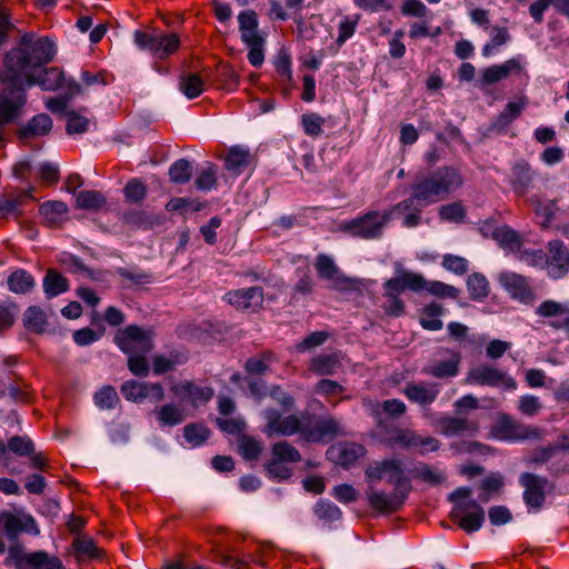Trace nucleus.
<instances>
[{
  "label": "nucleus",
  "instance_id": "obj_1",
  "mask_svg": "<svg viewBox=\"0 0 569 569\" xmlns=\"http://www.w3.org/2000/svg\"><path fill=\"white\" fill-rule=\"evenodd\" d=\"M53 43L48 38L37 40L23 37L19 47L11 49L4 58L3 82L31 87L34 76L53 58Z\"/></svg>",
  "mask_w": 569,
  "mask_h": 569
},
{
  "label": "nucleus",
  "instance_id": "obj_2",
  "mask_svg": "<svg viewBox=\"0 0 569 569\" xmlns=\"http://www.w3.org/2000/svg\"><path fill=\"white\" fill-rule=\"evenodd\" d=\"M462 184L463 176L460 169L453 166H442L432 171L419 173L411 186V196L395 204V210L403 213L411 210L415 203L423 207L440 202Z\"/></svg>",
  "mask_w": 569,
  "mask_h": 569
},
{
  "label": "nucleus",
  "instance_id": "obj_3",
  "mask_svg": "<svg viewBox=\"0 0 569 569\" xmlns=\"http://www.w3.org/2000/svg\"><path fill=\"white\" fill-rule=\"evenodd\" d=\"M395 212H399V210H395V206L383 211L369 210L350 220L343 221L340 226V230L352 238L378 240L383 237L385 230Z\"/></svg>",
  "mask_w": 569,
  "mask_h": 569
},
{
  "label": "nucleus",
  "instance_id": "obj_4",
  "mask_svg": "<svg viewBox=\"0 0 569 569\" xmlns=\"http://www.w3.org/2000/svg\"><path fill=\"white\" fill-rule=\"evenodd\" d=\"M369 483L377 485L382 480L393 486V490L410 493L412 490L410 479L405 475L401 459L392 457L371 462L365 470Z\"/></svg>",
  "mask_w": 569,
  "mask_h": 569
},
{
  "label": "nucleus",
  "instance_id": "obj_5",
  "mask_svg": "<svg viewBox=\"0 0 569 569\" xmlns=\"http://www.w3.org/2000/svg\"><path fill=\"white\" fill-rule=\"evenodd\" d=\"M382 445L391 449H417L420 455L435 452L440 448V441L431 436H422L413 429L390 427L385 429Z\"/></svg>",
  "mask_w": 569,
  "mask_h": 569
},
{
  "label": "nucleus",
  "instance_id": "obj_6",
  "mask_svg": "<svg viewBox=\"0 0 569 569\" xmlns=\"http://www.w3.org/2000/svg\"><path fill=\"white\" fill-rule=\"evenodd\" d=\"M134 43L158 60H164L174 54L181 46L177 33H150L141 30L134 32Z\"/></svg>",
  "mask_w": 569,
  "mask_h": 569
},
{
  "label": "nucleus",
  "instance_id": "obj_7",
  "mask_svg": "<svg viewBox=\"0 0 569 569\" xmlns=\"http://www.w3.org/2000/svg\"><path fill=\"white\" fill-rule=\"evenodd\" d=\"M493 438L502 441L518 442L528 439H540L542 431L535 426L525 425L507 413H502L491 428Z\"/></svg>",
  "mask_w": 569,
  "mask_h": 569
},
{
  "label": "nucleus",
  "instance_id": "obj_8",
  "mask_svg": "<svg viewBox=\"0 0 569 569\" xmlns=\"http://www.w3.org/2000/svg\"><path fill=\"white\" fill-rule=\"evenodd\" d=\"M152 340L151 330H144L136 325L119 330L114 337L116 345L127 355L149 352L153 348Z\"/></svg>",
  "mask_w": 569,
  "mask_h": 569
},
{
  "label": "nucleus",
  "instance_id": "obj_9",
  "mask_svg": "<svg viewBox=\"0 0 569 569\" xmlns=\"http://www.w3.org/2000/svg\"><path fill=\"white\" fill-rule=\"evenodd\" d=\"M26 103L24 88L7 83L0 93V136L4 126L14 122L20 117Z\"/></svg>",
  "mask_w": 569,
  "mask_h": 569
},
{
  "label": "nucleus",
  "instance_id": "obj_10",
  "mask_svg": "<svg viewBox=\"0 0 569 569\" xmlns=\"http://www.w3.org/2000/svg\"><path fill=\"white\" fill-rule=\"evenodd\" d=\"M498 282L513 300L529 306L537 300L536 290L530 282V278L521 273L502 271L498 276Z\"/></svg>",
  "mask_w": 569,
  "mask_h": 569
},
{
  "label": "nucleus",
  "instance_id": "obj_11",
  "mask_svg": "<svg viewBox=\"0 0 569 569\" xmlns=\"http://www.w3.org/2000/svg\"><path fill=\"white\" fill-rule=\"evenodd\" d=\"M467 381L472 385L499 387L502 386L508 390L517 388V383L506 371L498 368L481 363L471 368L467 375Z\"/></svg>",
  "mask_w": 569,
  "mask_h": 569
},
{
  "label": "nucleus",
  "instance_id": "obj_12",
  "mask_svg": "<svg viewBox=\"0 0 569 569\" xmlns=\"http://www.w3.org/2000/svg\"><path fill=\"white\" fill-rule=\"evenodd\" d=\"M263 415L267 420L263 432L269 437L273 435L289 437L295 433H300L302 437V430L306 425L302 423L298 416L289 415L282 417L281 413L273 408L266 409Z\"/></svg>",
  "mask_w": 569,
  "mask_h": 569
},
{
  "label": "nucleus",
  "instance_id": "obj_13",
  "mask_svg": "<svg viewBox=\"0 0 569 569\" xmlns=\"http://www.w3.org/2000/svg\"><path fill=\"white\" fill-rule=\"evenodd\" d=\"M546 272L549 278L559 280L569 273V248L559 239L550 240L546 246Z\"/></svg>",
  "mask_w": 569,
  "mask_h": 569
},
{
  "label": "nucleus",
  "instance_id": "obj_14",
  "mask_svg": "<svg viewBox=\"0 0 569 569\" xmlns=\"http://www.w3.org/2000/svg\"><path fill=\"white\" fill-rule=\"evenodd\" d=\"M376 485L370 483L367 490V499L370 508L378 513L389 515L398 512L405 505L410 493L393 490L387 493L375 488Z\"/></svg>",
  "mask_w": 569,
  "mask_h": 569
},
{
  "label": "nucleus",
  "instance_id": "obj_15",
  "mask_svg": "<svg viewBox=\"0 0 569 569\" xmlns=\"http://www.w3.org/2000/svg\"><path fill=\"white\" fill-rule=\"evenodd\" d=\"M340 435H345L342 426L331 416L318 418L312 426L306 425L302 430V439L315 443L330 442Z\"/></svg>",
  "mask_w": 569,
  "mask_h": 569
},
{
  "label": "nucleus",
  "instance_id": "obj_16",
  "mask_svg": "<svg viewBox=\"0 0 569 569\" xmlns=\"http://www.w3.org/2000/svg\"><path fill=\"white\" fill-rule=\"evenodd\" d=\"M450 519L466 532L479 530L485 521V511L475 500L456 505L450 511Z\"/></svg>",
  "mask_w": 569,
  "mask_h": 569
},
{
  "label": "nucleus",
  "instance_id": "obj_17",
  "mask_svg": "<svg viewBox=\"0 0 569 569\" xmlns=\"http://www.w3.org/2000/svg\"><path fill=\"white\" fill-rule=\"evenodd\" d=\"M121 393L126 400L143 402L149 399L151 402H160L164 399V390L159 382H140L127 380L121 386Z\"/></svg>",
  "mask_w": 569,
  "mask_h": 569
},
{
  "label": "nucleus",
  "instance_id": "obj_18",
  "mask_svg": "<svg viewBox=\"0 0 569 569\" xmlns=\"http://www.w3.org/2000/svg\"><path fill=\"white\" fill-rule=\"evenodd\" d=\"M224 301L240 311L258 312L262 309L264 292L262 287H250L228 291Z\"/></svg>",
  "mask_w": 569,
  "mask_h": 569
},
{
  "label": "nucleus",
  "instance_id": "obj_19",
  "mask_svg": "<svg viewBox=\"0 0 569 569\" xmlns=\"http://www.w3.org/2000/svg\"><path fill=\"white\" fill-rule=\"evenodd\" d=\"M519 483L525 489L523 501L527 507L540 510L546 501L545 489L548 480L535 473L523 472L520 475Z\"/></svg>",
  "mask_w": 569,
  "mask_h": 569
},
{
  "label": "nucleus",
  "instance_id": "obj_20",
  "mask_svg": "<svg viewBox=\"0 0 569 569\" xmlns=\"http://www.w3.org/2000/svg\"><path fill=\"white\" fill-rule=\"evenodd\" d=\"M34 84L40 86L43 90L54 91L60 88H67L70 94L80 92V84L73 80L67 81L63 72L57 68H41L34 76Z\"/></svg>",
  "mask_w": 569,
  "mask_h": 569
},
{
  "label": "nucleus",
  "instance_id": "obj_21",
  "mask_svg": "<svg viewBox=\"0 0 569 569\" xmlns=\"http://www.w3.org/2000/svg\"><path fill=\"white\" fill-rule=\"evenodd\" d=\"M171 391L181 402L191 403L198 407L201 403L209 402L213 397V389L201 387L192 381H182L171 387Z\"/></svg>",
  "mask_w": 569,
  "mask_h": 569
},
{
  "label": "nucleus",
  "instance_id": "obj_22",
  "mask_svg": "<svg viewBox=\"0 0 569 569\" xmlns=\"http://www.w3.org/2000/svg\"><path fill=\"white\" fill-rule=\"evenodd\" d=\"M435 426L446 437L472 436L479 431L478 421L465 417H440L436 420Z\"/></svg>",
  "mask_w": 569,
  "mask_h": 569
},
{
  "label": "nucleus",
  "instance_id": "obj_23",
  "mask_svg": "<svg viewBox=\"0 0 569 569\" xmlns=\"http://www.w3.org/2000/svg\"><path fill=\"white\" fill-rule=\"evenodd\" d=\"M536 315L542 318L560 317V319L550 322V326L555 329H562L569 332L568 303H562L551 299L545 300L536 308Z\"/></svg>",
  "mask_w": 569,
  "mask_h": 569
},
{
  "label": "nucleus",
  "instance_id": "obj_24",
  "mask_svg": "<svg viewBox=\"0 0 569 569\" xmlns=\"http://www.w3.org/2000/svg\"><path fill=\"white\" fill-rule=\"evenodd\" d=\"M425 278L422 274L402 271L398 277L391 278L385 282V293L388 296H400L402 291L409 289L418 292L423 290Z\"/></svg>",
  "mask_w": 569,
  "mask_h": 569
},
{
  "label": "nucleus",
  "instance_id": "obj_25",
  "mask_svg": "<svg viewBox=\"0 0 569 569\" xmlns=\"http://www.w3.org/2000/svg\"><path fill=\"white\" fill-rule=\"evenodd\" d=\"M533 179L535 172L531 166L525 160L518 161L512 166L508 178L513 192L520 197L528 193L529 189L532 187Z\"/></svg>",
  "mask_w": 569,
  "mask_h": 569
},
{
  "label": "nucleus",
  "instance_id": "obj_26",
  "mask_svg": "<svg viewBox=\"0 0 569 569\" xmlns=\"http://www.w3.org/2000/svg\"><path fill=\"white\" fill-rule=\"evenodd\" d=\"M402 393L410 402L428 408L438 398L439 389L436 385L408 382L402 389Z\"/></svg>",
  "mask_w": 569,
  "mask_h": 569
},
{
  "label": "nucleus",
  "instance_id": "obj_27",
  "mask_svg": "<svg viewBox=\"0 0 569 569\" xmlns=\"http://www.w3.org/2000/svg\"><path fill=\"white\" fill-rule=\"evenodd\" d=\"M313 264L318 277L323 280L332 281L335 287L350 283L349 278L340 273L339 268L330 256L326 253L318 254Z\"/></svg>",
  "mask_w": 569,
  "mask_h": 569
},
{
  "label": "nucleus",
  "instance_id": "obj_28",
  "mask_svg": "<svg viewBox=\"0 0 569 569\" xmlns=\"http://www.w3.org/2000/svg\"><path fill=\"white\" fill-rule=\"evenodd\" d=\"M44 558L46 551L26 552L21 545H12L8 549L6 565L14 566L16 569H31Z\"/></svg>",
  "mask_w": 569,
  "mask_h": 569
},
{
  "label": "nucleus",
  "instance_id": "obj_29",
  "mask_svg": "<svg viewBox=\"0 0 569 569\" xmlns=\"http://www.w3.org/2000/svg\"><path fill=\"white\" fill-rule=\"evenodd\" d=\"M522 67L518 59H509L501 64H493L482 70L481 83L490 86L507 79L511 73H520Z\"/></svg>",
  "mask_w": 569,
  "mask_h": 569
},
{
  "label": "nucleus",
  "instance_id": "obj_30",
  "mask_svg": "<svg viewBox=\"0 0 569 569\" xmlns=\"http://www.w3.org/2000/svg\"><path fill=\"white\" fill-rule=\"evenodd\" d=\"M528 104L526 97L519 98L517 101H510L505 109L496 117L491 123V130L497 133L505 132L508 127L520 117L521 112Z\"/></svg>",
  "mask_w": 569,
  "mask_h": 569
},
{
  "label": "nucleus",
  "instance_id": "obj_31",
  "mask_svg": "<svg viewBox=\"0 0 569 569\" xmlns=\"http://www.w3.org/2000/svg\"><path fill=\"white\" fill-rule=\"evenodd\" d=\"M52 129V119L47 113H38L17 131L19 139H30L47 136Z\"/></svg>",
  "mask_w": 569,
  "mask_h": 569
},
{
  "label": "nucleus",
  "instance_id": "obj_32",
  "mask_svg": "<svg viewBox=\"0 0 569 569\" xmlns=\"http://www.w3.org/2000/svg\"><path fill=\"white\" fill-rule=\"evenodd\" d=\"M451 355L450 359L436 361L422 369V372L438 379L453 378L459 373L461 355L458 351L447 349Z\"/></svg>",
  "mask_w": 569,
  "mask_h": 569
},
{
  "label": "nucleus",
  "instance_id": "obj_33",
  "mask_svg": "<svg viewBox=\"0 0 569 569\" xmlns=\"http://www.w3.org/2000/svg\"><path fill=\"white\" fill-rule=\"evenodd\" d=\"M210 77V70L203 68L201 73L183 72L180 77L179 88L188 99L198 98L206 88L204 79Z\"/></svg>",
  "mask_w": 569,
  "mask_h": 569
},
{
  "label": "nucleus",
  "instance_id": "obj_34",
  "mask_svg": "<svg viewBox=\"0 0 569 569\" xmlns=\"http://www.w3.org/2000/svg\"><path fill=\"white\" fill-rule=\"evenodd\" d=\"M336 462L343 468L351 467L359 458L366 453V448L357 442H343L337 447H332L329 451Z\"/></svg>",
  "mask_w": 569,
  "mask_h": 569
},
{
  "label": "nucleus",
  "instance_id": "obj_35",
  "mask_svg": "<svg viewBox=\"0 0 569 569\" xmlns=\"http://www.w3.org/2000/svg\"><path fill=\"white\" fill-rule=\"evenodd\" d=\"M160 427H174L187 419L186 410L181 405L169 402L153 410Z\"/></svg>",
  "mask_w": 569,
  "mask_h": 569
},
{
  "label": "nucleus",
  "instance_id": "obj_36",
  "mask_svg": "<svg viewBox=\"0 0 569 569\" xmlns=\"http://www.w3.org/2000/svg\"><path fill=\"white\" fill-rule=\"evenodd\" d=\"M33 188L28 190H17L7 193L0 199V213L2 216L8 214H20V208H22L28 201L33 200Z\"/></svg>",
  "mask_w": 569,
  "mask_h": 569
},
{
  "label": "nucleus",
  "instance_id": "obj_37",
  "mask_svg": "<svg viewBox=\"0 0 569 569\" xmlns=\"http://www.w3.org/2000/svg\"><path fill=\"white\" fill-rule=\"evenodd\" d=\"M252 157L248 148L233 146L224 157V167L228 171L239 176L251 163Z\"/></svg>",
  "mask_w": 569,
  "mask_h": 569
},
{
  "label": "nucleus",
  "instance_id": "obj_38",
  "mask_svg": "<svg viewBox=\"0 0 569 569\" xmlns=\"http://www.w3.org/2000/svg\"><path fill=\"white\" fill-rule=\"evenodd\" d=\"M339 367L338 353H320L310 360L308 369L316 375L332 376Z\"/></svg>",
  "mask_w": 569,
  "mask_h": 569
},
{
  "label": "nucleus",
  "instance_id": "obj_39",
  "mask_svg": "<svg viewBox=\"0 0 569 569\" xmlns=\"http://www.w3.org/2000/svg\"><path fill=\"white\" fill-rule=\"evenodd\" d=\"M445 313V308L437 302H431L420 311V325L423 329L438 331L442 329L443 322L440 319Z\"/></svg>",
  "mask_w": 569,
  "mask_h": 569
},
{
  "label": "nucleus",
  "instance_id": "obj_40",
  "mask_svg": "<svg viewBox=\"0 0 569 569\" xmlns=\"http://www.w3.org/2000/svg\"><path fill=\"white\" fill-rule=\"evenodd\" d=\"M389 416L390 418L398 419L407 412V406L399 399H387L382 401L377 408L373 409V416L377 418V425L379 428H389L385 421L380 418V411Z\"/></svg>",
  "mask_w": 569,
  "mask_h": 569
},
{
  "label": "nucleus",
  "instance_id": "obj_41",
  "mask_svg": "<svg viewBox=\"0 0 569 569\" xmlns=\"http://www.w3.org/2000/svg\"><path fill=\"white\" fill-rule=\"evenodd\" d=\"M22 322L28 331L37 335L43 333L48 325L44 311L37 306H31L24 311Z\"/></svg>",
  "mask_w": 569,
  "mask_h": 569
},
{
  "label": "nucleus",
  "instance_id": "obj_42",
  "mask_svg": "<svg viewBox=\"0 0 569 569\" xmlns=\"http://www.w3.org/2000/svg\"><path fill=\"white\" fill-rule=\"evenodd\" d=\"M69 288L68 279L58 271L50 269L43 278V290L48 298L57 297Z\"/></svg>",
  "mask_w": 569,
  "mask_h": 569
},
{
  "label": "nucleus",
  "instance_id": "obj_43",
  "mask_svg": "<svg viewBox=\"0 0 569 569\" xmlns=\"http://www.w3.org/2000/svg\"><path fill=\"white\" fill-rule=\"evenodd\" d=\"M67 212L68 206L62 201H48L40 206V213L49 227L59 226Z\"/></svg>",
  "mask_w": 569,
  "mask_h": 569
},
{
  "label": "nucleus",
  "instance_id": "obj_44",
  "mask_svg": "<svg viewBox=\"0 0 569 569\" xmlns=\"http://www.w3.org/2000/svg\"><path fill=\"white\" fill-rule=\"evenodd\" d=\"M493 239L506 249L518 251L521 248L522 240L517 231L509 226L498 227L493 231Z\"/></svg>",
  "mask_w": 569,
  "mask_h": 569
},
{
  "label": "nucleus",
  "instance_id": "obj_45",
  "mask_svg": "<svg viewBox=\"0 0 569 569\" xmlns=\"http://www.w3.org/2000/svg\"><path fill=\"white\" fill-rule=\"evenodd\" d=\"M276 361V356L272 351H263L254 357L247 359L244 363V370L249 375H264L272 362Z\"/></svg>",
  "mask_w": 569,
  "mask_h": 569
},
{
  "label": "nucleus",
  "instance_id": "obj_46",
  "mask_svg": "<svg viewBox=\"0 0 569 569\" xmlns=\"http://www.w3.org/2000/svg\"><path fill=\"white\" fill-rule=\"evenodd\" d=\"M33 287V277L23 269H18L8 277V288L14 293H26Z\"/></svg>",
  "mask_w": 569,
  "mask_h": 569
},
{
  "label": "nucleus",
  "instance_id": "obj_47",
  "mask_svg": "<svg viewBox=\"0 0 569 569\" xmlns=\"http://www.w3.org/2000/svg\"><path fill=\"white\" fill-rule=\"evenodd\" d=\"M467 288L472 300L481 301L489 295V282L487 278L479 272H475L468 277Z\"/></svg>",
  "mask_w": 569,
  "mask_h": 569
},
{
  "label": "nucleus",
  "instance_id": "obj_48",
  "mask_svg": "<svg viewBox=\"0 0 569 569\" xmlns=\"http://www.w3.org/2000/svg\"><path fill=\"white\" fill-rule=\"evenodd\" d=\"M412 473L415 478L432 486L440 485L446 479L442 471L426 462H418L412 469Z\"/></svg>",
  "mask_w": 569,
  "mask_h": 569
},
{
  "label": "nucleus",
  "instance_id": "obj_49",
  "mask_svg": "<svg viewBox=\"0 0 569 569\" xmlns=\"http://www.w3.org/2000/svg\"><path fill=\"white\" fill-rule=\"evenodd\" d=\"M530 207L535 211L536 216L543 219L542 226L546 227L553 219L557 204L552 200L543 201L538 196H532L529 199Z\"/></svg>",
  "mask_w": 569,
  "mask_h": 569
},
{
  "label": "nucleus",
  "instance_id": "obj_50",
  "mask_svg": "<svg viewBox=\"0 0 569 569\" xmlns=\"http://www.w3.org/2000/svg\"><path fill=\"white\" fill-rule=\"evenodd\" d=\"M93 400L94 405L101 410L114 409L120 402L117 390L112 386H103L99 389L94 393Z\"/></svg>",
  "mask_w": 569,
  "mask_h": 569
},
{
  "label": "nucleus",
  "instance_id": "obj_51",
  "mask_svg": "<svg viewBox=\"0 0 569 569\" xmlns=\"http://www.w3.org/2000/svg\"><path fill=\"white\" fill-rule=\"evenodd\" d=\"M0 528L4 531L9 539H14L21 531L26 529L21 518L9 511L0 512Z\"/></svg>",
  "mask_w": 569,
  "mask_h": 569
},
{
  "label": "nucleus",
  "instance_id": "obj_52",
  "mask_svg": "<svg viewBox=\"0 0 569 569\" xmlns=\"http://www.w3.org/2000/svg\"><path fill=\"white\" fill-rule=\"evenodd\" d=\"M238 447L246 460H257L262 451L261 441L254 437L242 435L238 439Z\"/></svg>",
  "mask_w": 569,
  "mask_h": 569
},
{
  "label": "nucleus",
  "instance_id": "obj_53",
  "mask_svg": "<svg viewBox=\"0 0 569 569\" xmlns=\"http://www.w3.org/2000/svg\"><path fill=\"white\" fill-rule=\"evenodd\" d=\"M214 83L224 90H234L239 84V76L228 64H221L217 69Z\"/></svg>",
  "mask_w": 569,
  "mask_h": 569
},
{
  "label": "nucleus",
  "instance_id": "obj_54",
  "mask_svg": "<svg viewBox=\"0 0 569 569\" xmlns=\"http://www.w3.org/2000/svg\"><path fill=\"white\" fill-rule=\"evenodd\" d=\"M313 512L326 523L337 521L342 516L340 508L328 500H319L313 507Z\"/></svg>",
  "mask_w": 569,
  "mask_h": 569
},
{
  "label": "nucleus",
  "instance_id": "obj_55",
  "mask_svg": "<svg viewBox=\"0 0 569 569\" xmlns=\"http://www.w3.org/2000/svg\"><path fill=\"white\" fill-rule=\"evenodd\" d=\"M326 123V119L316 112H308L301 116V127L303 132L311 137L317 138L322 134V127Z\"/></svg>",
  "mask_w": 569,
  "mask_h": 569
},
{
  "label": "nucleus",
  "instance_id": "obj_56",
  "mask_svg": "<svg viewBox=\"0 0 569 569\" xmlns=\"http://www.w3.org/2000/svg\"><path fill=\"white\" fill-rule=\"evenodd\" d=\"M72 547L79 557H87L97 559L101 556L102 551L97 547L94 541L86 536H79L73 539Z\"/></svg>",
  "mask_w": 569,
  "mask_h": 569
},
{
  "label": "nucleus",
  "instance_id": "obj_57",
  "mask_svg": "<svg viewBox=\"0 0 569 569\" xmlns=\"http://www.w3.org/2000/svg\"><path fill=\"white\" fill-rule=\"evenodd\" d=\"M192 174V164L187 159L174 161L169 168V177L174 183H187Z\"/></svg>",
  "mask_w": 569,
  "mask_h": 569
},
{
  "label": "nucleus",
  "instance_id": "obj_58",
  "mask_svg": "<svg viewBox=\"0 0 569 569\" xmlns=\"http://www.w3.org/2000/svg\"><path fill=\"white\" fill-rule=\"evenodd\" d=\"M76 201L78 208L87 210H98L106 203L102 193L96 190L81 191Z\"/></svg>",
  "mask_w": 569,
  "mask_h": 569
},
{
  "label": "nucleus",
  "instance_id": "obj_59",
  "mask_svg": "<svg viewBox=\"0 0 569 569\" xmlns=\"http://www.w3.org/2000/svg\"><path fill=\"white\" fill-rule=\"evenodd\" d=\"M492 33L491 40L482 48L483 57H491L499 47L506 44L510 40V33L505 27L495 26L492 28Z\"/></svg>",
  "mask_w": 569,
  "mask_h": 569
},
{
  "label": "nucleus",
  "instance_id": "obj_60",
  "mask_svg": "<svg viewBox=\"0 0 569 569\" xmlns=\"http://www.w3.org/2000/svg\"><path fill=\"white\" fill-rule=\"evenodd\" d=\"M184 439L192 446H200L210 436V430L203 423H189L183 428Z\"/></svg>",
  "mask_w": 569,
  "mask_h": 569
},
{
  "label": "nucleus",
  "instance_id": "obj_61",
  "mask_svg": "<svg viewBox=\"0 0 569 569\" xmlns=\"http://www.w3.org/2000/svg\"><path fill=\"white\" fill-rule=\"evenodd\" d=\"M450 338L459 343L473 346L477 343L475 335L469 333V328L460 322L452 321L447 326Z\"/></svg>",
  "mask_w": 569,
  "mask_h": 569
},
{
  "label": "nucleus",
  "instance_id": "obj_62",
  "mask_svg": "<svg viewBox=\"0 0 569 569\" xmlns=\"http://www.w3.org/2000/svg\"><path fill=\"white\" fill-rule=\"evenodd\" d=\"M272 455L283 462H299L301 460L300 452L288 441L276 442L272 446Z\"/></svg>",
  "mask_w": 569,
  "mask_h": 569
},
{
  "label": "nucleus",
  "instance_id": "obj_63",
  "mask_svg": "<svg viewBox=\"0 0 569 569\" xmlns=\"http://www.w3.org/2000/svg\"><path fill=\"white\" fill-rule=\"evenodd\" d=\"M194 184L199 190H211L217 184V167L213 163H207L194 180Z\"/></svg>",
  "mask_w": 569,
  "mask_h": 569
},
{
  "label": "nucleus",
  "instance_id": "obj_64",
  "mask_svg": "<svg viewBox=\"0 0 569 569\" xmlns=\"http://www.w3.org/2000/svg\"><path fill=\"white\" fill-rule=\"evenodd\" d=\"M6 448L20 457H28L34 452L32 440L26 436H13Z\"/></svg>",
  "mask_w": 569,
  "mask_h": 569
}]
</instances>
